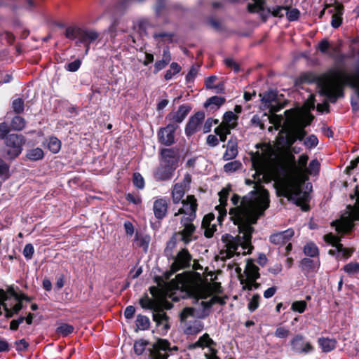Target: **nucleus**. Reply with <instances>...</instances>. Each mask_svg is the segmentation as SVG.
<instances>
[{
	"label": "nucleus",
	"mask_w": 359,
	"mask_h": 359,
	"mask_svg": "<svg viewBox=\"0 0 359 359\" xmlns=\"http://www.w3.org/2000/svg\"><path fill=\"white\" fill-rule=\"evenodd\" d=\"M255 189L251 191L250 197L244 196L242 205L229 210L230 219L238 227V231L244 241L243 249L253 248L251 245L252 234L255 231L252 224H255L261 216L269 207V193L260 184H255Z\"/></svg>",
	"instance_id": "obj_1"
},
{
	"label": "nucleus",
	"mask_w": 359,
	"mask_h": 359,
	"mask_svg": "<svg viewBox=\"0 0 359 359\" xmlns=\"http://www.w3.org/2000/svg\"><path fill=\"white\" fill-rule=\"evenodd\" d=\"M192 107L189 104H183L178 107L177 111H171L165 116V121L168 124L161 127L157 132L158 142L167 147H170L175 142V131L179 125L184 121L191 111Z\"/></svg>",
	"instance_id": "obj_2"
},
{
	"label": "nucleus",
	"mask_w": 359,
	"mask_h": 359,
	"mask_svg": "<svg viewBox=\"0 0 359 359\" xmlns=\"http://www.w3.org/2000/svg\"><path fill=\"white\" fill-rule=\"evenodd\" d=\"M185 287L189 296L196 299H206L212 292H222L220 283L214 282L211 285L205 282L198 272H193V276L187 280Z\"/></svg>",
	"instance_id": "obj_3"
},
{
	"label": "nucleus",
	"mask_w": 359,
	"mask_h": 359,
	"mask_svg": "<svg viewBox=\"0 0 359 359\" xmlns=\"http://www.w3.org/2000/svg\"><path fill=\"white\" fill-rule=\"evenodd\" d=\"M25 142L26 138L22 134L8 135L4 141V147L1 149L2 156L9 161L15 160L21 154Z\"/></svg>",
	"instance_id": "obj_4"
},
{
	"label": "nucleus",
	"mask_w": 359,
	"mask_h": 359,
	"mask_svg": "<svg viewBox=\"0 0 359 359\" xmlns=\"http://www.w3.org/2000/svg\"><path fill=\"white\" fill-rule=\"evenodd\" d=\"M281 195L287 198L289 201L293 202L297 206L302 208L304 211L310 209L309 205L304 204L309 201V194L303 192L300 185L287 184L281 189Z\"/></svg>",
	"instance_id": "obj_5"
},
{
	"label": "nucleus",
	"mask_w": 359,
	"mask_h": 359,
	"mask_svg": "<svg viewBox=\"0 0 359 359\" xmlns=\"http://www.w3.org/2000/svg\"><path fill=\"white\" fill-rule=\"evenodd\" d=\"M341 77H329L319 90L320 95L326 97L332 103H335L339 97L344 96V87Z\"/></svg>",
	"instance_id": "obj_6"
},
{
	"label": "nucleus",
	"mask_w": 359,
	"mask_h": 359,
	"mask_svg": "<svg viewBox=\"0 0 359 359\" xmlns=\"http://www.w3.org/2000/svg\"><path fill=\"white\" fill-rule=\"evenodd\" d=\"M341 73V69H330L322 75L318 76L315 73L309 72L302 74L295 81L297 86L303 83H316L319 89L329 77H338Z\"/></svg>",
	"instance_id": "obj_7"
},
{
	"label": "nucleus",
	"mask_w": 359,
	"mask_h": 359,
	"mask_svg": "<svg viewBox=\"0 0 359 359\" xmlns=\"http://www.w3.org/2000/svg\"><path fill=\"white\" fill-rule=\"evenodd\" d=\"M177 350L178 347L176 346L172 347L168 339L159 338L148 350L149 359H168L170 352Z\"/></svg>",
	"instance_id": "obj_8"
},
{
	"label": "nucleus",
	"mask_w": 359,
	"mask_h": 359,
	"mask_svg": "<svg viewBox=\"0 0 359 359\" xmlns=\"http://www.w3.org/2000/svg\"><path fill=\"white\" fill-rule=\"evenodd\" d=\"M315 116L309 111L300 113L296 116L292 128L297 140L302 141L304 139L307 135L305 128L311 124Z\"/></svg>",
	"instance_id": "obj_9"
},
{
	"label": "nucleus",
	"mask_w": 359,
	"mask_h": 359,
	"mask_svg": "<svg viewBox=\"0 0 359 359\" xmlns=\"http://www.w3.org/2000/svg\"><path fill=\"white\" fill-rule=\"evenodd\" d=\"M173 259L174 262L170 266V271L172 273H175L180 270L190 267L192 255L187 248H184L177 252Z\"/></svg>",
	"instance_id": "obj_10"
},
{
	"label": "nucleus",
	"mask_w": 359,
	"mask_h": 359,
	"mask_svg": "<svg viewBox=\"0 0 359 359\" xmlns=\"http://www.w3.org/2000/svg\"><path fill=\"white\" fill-rule=\"evenodd\" d=\"M161 163L176 170L180 161V149L177 147L163 148L160 150Z\"/></svg>",
	"instance_id": "obj_11"
},
{
	"label": "nucleus",
	"mask_w": 359,
	"mask_h": 359,
	"mask_svg": "<svg viewBox=\"0 0 359 359\" xmlns=\"http://www.w3.org/2000/svg\"><path fill=\"white\" fill-rule=\"evenodd\" d=\"M338 77H341L343 84L355 89L359 97V58L357 60L354 69L351 74L347 73L345 70L341 69V73Z\"/></svg>",
	"instance_id": "obj_12"
},
{
	"label": "nucleus",
	"mask_w": 359,
	"mask_h": 359,
	"mask_svg": "<svg viewBox=\"0 0 359 359\" xmlns=\"http://www.w3.org/2000/svg\"><path fill=\"white\" fill-rule=\"evenodd\" d=\"M291 349L299 354H308L314 351V347L310 341H304L302 334H296L290 341Z\"/></svg>",
	"instance_id": "obj_13"
},
{
	"label": "nucleus",
	"mask_w": 359,
	"mask_h": 359,
	"mask_svg": "<svg viewBox=\"0 0 359 359\" xmlns=\"http://www.w3.org/2000/svg\"><path fill=\"white\" fill-rule=\"evenodd\" d=\"M205 115L203 111H198L189 117L184 128L187 137H191L199 130L201 125L205 120Z\"/></svg>",
	"instance_id": "obj_14"
},
{
	"label": "nucleus",
	"mask_w": 359,
	"mask_h": 359,
	"mask_svg": "<svg viewBox=\"0 0 359 359\" xmlns=\"http://www.w3.org/2000/svg\"><path fill=\"white\" fill-rule=\"evenodd\" d=\"M182 203L183 206L175 213V217L181 214L191 215V217L196 215L198 203L194 195H188L186 199L182 201Z\"/></svg>",
	"instance_id": "obj_15"
},
{
	"label": "nucleus",
	"mask_w": 359,
	"mask_h": 359,
	"mask_svg": "<svg viewBox=\"0 0 359 359\" xmlns=\"http://www.w3.org/2000/svg\"><path fill=\"white\" fill-rule=\"evenodd\" d=\"M333 5L334 8L330 9L328 12L332 14L331 20V26L333 28L337 29L342 24V15L344 12V6L341 3L337 1H335Z\"/></svg>",
	"instance_id": "obj_16"
},
{
	"label": "nucleus",
	"mask_w": 359,
	"mask_h": 359,
	"mask_svg": "<svg viewBox=\"0 0 359 359\" xmlns=\"http://www.w3.org/2000/svg\"><path fill=\"white\" fill-rule=\"evenodd\" d=\"M299 266L306 276L309 273H317L320 266V258L312 259L304 257L300 260Z\"/></svg>",
	"instance_id": "obj_17"
},
{
	"label": "nucleus",
	"mask_w": 359,
	"mask_h": 359,
	"mask_svg": "<svg viewBox=\"0 0 359 359\" xmlns=\"http://www.w3.org/2000/svg\"><path fill=\"white\" fill-rule=\"evenodd\" d=\"M294 231L290 228L285 231L273 233L269 237V241L274 245H285L294 236Z\"/></svg>",
	"instance_id": "obj_18"
},
{
	"label": "nucleus",
	"mask_w": 359,
	"mask_h": 359,
	"mask_svg": "<svg viewBox=\"0 0 359 359\" xmlns=\"http://www.w3.org/2000/svg\"><path fill=\"white\" fill-rule=\"evenodd\" d=\"M196 231V226L194 224H189L186 225L182 230L175 233H178V236H180V241L183 242L185 245H187L191 241L198 239V236H194Z\"/></svg>",
	"instance_id": "obj_19"
},
{
	"label": "nucleus",
	"mask_w": 359,
	"mask_h": 359,
	"mask_svg": "<svg viewBox=\"0 0 359 359\" xmlns=\"http://www.w3.org/2000/svg\"><path fill=\"white\" fill-rule=\"evenodd\" d=\"M278 93L276 90H269L264 93H259L261 101L265 104L268 108H270L271 112H276L280 110V107L272 105V102L276 101Z\"/></svg>",
	"instance_id": "obj_20"
},
{
	"label": "nucleus",
	"mask_w": 359,
	"mask_h": 359,
	"mask_svg": "<svg viewBox=\"0 0 359 359\" xmlns=\"http://www.w3.org/2000/svg\"><path fill=\"white\" fill-rule=\"evenodd\" d=\"M168 208V201L165 198L156 200L153 205V210L155 217L158 219H163L166 216Z\"/></svg>",
	"instance_id": "obj_21"
},
{
	"label": "nucleus",
	"mask_w": 359,
	"mask_h": 359,
	"mask_svg": "<svg viewBox=\"0 0 359 359\" xmlns=\"http://www.w3.org/2000/svg\"><path fill=\"white\" fill-rule=\"evenodd\" d=\"M248 280H257L260 278L259 268L255 264L254 260L251 258L247 259L246 266L244 270Z\"/></svg>",
	"instance_id": "obj_22"
},
{
	"label": "nucleus",
	"mask_w": 359,
	"mask_h": 359,
	"mask_svg": "<svg viewBox=\"0 0 359 359\" xmlns=\"http://www.w3.org/2000/svg\"><path fill=\"white\" fill-rule=\"evenodd\" d=\"M175 170L161 163L154 172V176L156 181L168 180L172 177Z\"/></svg>",
	"instance_id": "obj_23"
},
{
	"label": "nucleus",
	"mask_w": 359,
	"mask_h": 359,
	"mask_svg": "<svg viewBox=\"0 0 359 359\" xmlns=\"http://www.w3.org/2000/svg\"><path fill=\"white\" fill-rule=\"evenodd\" d=\"M100 36L97 32L93 29H81L79 40L76 41V46H79V43H91L96 41Z\"/></svg>",
	"instance_id": "obj_24"
},
{
	"label": "nucleus",
	"mask_w": 359,
	"mask_h": 359,
	"mask_svg": "<svg viewBox=\"0 0 359 359\" xmlns=\"http://www.w3.org/2000/svg\"><path fill=\"white\" fill-rule=\"evenodd\" d=\"M225 102L226 98L224 97L214 95L207 99L203 106L209 110V111L213 113L218 110Z\"/></svg>",
	"instance_id": "obj_25"
},
{
	"label": "nucleus",
	"mask_w": 359,
	"mask_h": 359,
	"mask_svg": "<svg viewBox=\"0 0 359 359\" xmlns=\"http://www.w3.org/2000/svg\"><path fill=\"white\" fill-rule=\"evenodd\" d=\"M282 133H285V135H280L278 140L280 143L287 147H291L297 140L292 126L288 128L282 129L280 135Z\"/></svg>",
	"instance_id": "obj_26"
},
{
	"label": "nucleus",
	"mask_w": 359,
	"mask_h": 359,
	"mask_svg": "<svg viewBox=\"0 0 359 359\" xmlns=\"http://www.w3.org/2000/svg\"><path fill=\"white\" fill-rule=\"evenodd\" d=\"M227 149L223 154L224 161H229L235 158L238 155V143L236 138L231 137L226 144Z\"/></svg>",
	"instance_id": "obj_27"
},
{
	"label": "nucleus",
	"mask_w": 359,
	"mask_h": 359,
	"mask_svg": "<svg viewBox=\"0 0 359 359\" xmlns=\"http://www.w3.org/2000/svg\"><path fill=\"white\" fill-rule=\"evenodd\" d=\"M139 304L144 309L151 310L154 312L162 311L161 306L154 299L149 298L147 294H144V297L140 299Z\"/></svg>",
	"instance_id": "obj_28"
},
{
	"label": "nucleus",
	"mask_w": 359,
	"mask_h": 359,
	"mask_svg": "<svg viewBox=\"0 0 359 359\" xmlns=\"http://www.w3.org/2000/svg\"><path fill=\"white\" fill-rule=\"evenodd\" d=\"M169 316L163 311V309L162 311L154 312L153 313V320L156 323V326L163 325V330L165 332H167L170 327L169 325Z\"/></svg>",
	"instance_id": "obj_29"
},
{
	"label": "nucleus",
	"mask_w": 359,
	"mask_h": 359,
	"mask_svg": "<svg viewBox=\"0 0 359 359\" xmlns=\"http://www.w3.org/2000/svg\"><path fill=\"white\" fill-rule=\"evenodd\" d=\"M318 344L323 352L328 353L334 350L337 344L335 339H330L328 337H320L318 339Z\"/></svg>",
	"instance_id": "obj_30"
},
{
	"label": "nucleus",
	"mask_w": 359,
	"mask_h": 359,
	"mask_svg": "<svg viewBox=\"0 0 359 359\" xmlns=\"http://www.w3.org/2000/svg\"><path fill=\"white\" fill-rule=\"evenodd\" d=\"M304 254L311 258H319L320 252L319 248L316 244L312 241L306 243L303 248Z\"/></svg>",
	"instance_id": "obj_31"
},
{
	"label": "nucleus",
	"mask_w": 359,
	"mask_h": 359,
	"mask_svg": "<svg viewBox=\"0 0 359 359\" xmlns=\"http://www.w3.org/2000/svg\"><path fill=\"white\" fill-rule=\"evenodd\" d=\"M185 194V189L182 184L177 183L174 185L172 191V199L175 204L182 201Z\"/></svg>",
	"instance_id": "obj_32"
},
{
	"label": "nucleus",
	"mask_w": 359,
	"mask_h": 359,
	"mask_svg": "<svg viewBox=\"0 0 359 359\" xmlns=\"http://www.w3.org/2000/svg\"><path fill=\"white\" fill-rule=\"evenodd\" d=\"M25 157L31 161H37L44 158L43 150L39 147L28 149L26 152Z\"/></svg>",
	"instance_id": "obj_33"
},
{
	"label": "nucleus",
	"mask_w": 359,
	"mask_h": 359,
	"mask_svg": "<svg viewBox=\"0 0 359 359\" xmlns=\"http://www.w3.org/2000/svg\"><path fill=\"white\" fill-rule=\"evenodd\" d=\"M203 330V324L199 320H194L191 325H187L184 329L187 335H196Z\"/></svg>",
	"instance_id": "obj_34"
},
{
	"label": "nucleus",
	"mask_w": 359,
	"mask_h": 359,
	"mask_svg": "<svg viewBox=\"0 0 359 359\" xmlns=\"http://www.w3.org/2000/svg\"><path fill=\"white\" fill-rule=\"evenodd\" d=\"M62 147L61 141L55 136L52 135L49 137L47 142L48 149L53 154H57Z\"/></svg>",
	"instance_id": "obj_35"
},
{
	"label": "nucleus",
	"mask_w": 359,
	"mask_h": 359,
	"mask_svg": "<svg viewBox=\"0 0 359 359\" xmlns=\"http://www.w3.org/2000/svg\"><path fill=\"white\" fill-rule=\"evenodd\" d=\"M240 245L242 247L245 245L244 241L242 240L241 236L233 238L232 241L226 245V248L229 251L228 253L229 258L233 256V252L236 251Z\"/></svg>",
	"instance_id": "obj_36"
},
{
	"label": "nucleus",
	"mask_w": 359,
	"mask_h": 359,
	"mask_svg": "<svg viewBox=\"0 0 359 359\" xmlns=\"http://www.w3.org/2000/svg\"><path fill=\"white\" fill-rule=\"evenodd\" d=\"M135 324L137 327L135 329L136 332H137L139 330H147L149 328L150 320L147 316L139 314L137 316Z\"/></svg>",
	"instance_id": "obj_37"
},
{
	"label": "nucleus",
	"mask_w": 359,
	"mask_h": 359,
	"mask_svg": "<svg viewBox=\"0 0 359 359\" xmlns=\"http://www.w3.org/2000/svg\"><path fill=\"white\" fill-rule=\"evenodd\" d=\"M81 29H82L81 27L76 26V25L69 26V27H66L64 34H65V37L68 39H70V40H74L76 39H79Z\"/></svg>",
	"instance_id": "obj_38"
},
{
	"label": "nucleus",
	"mask_w": 359,
	"mask_h": 359,
	"mask_svg": "<svg viewBox=\"0 0 359 359\" xmlns=\"http://www.w3.org/2000/svg\"><path fill=\"white\" fill-rule=\"evenodd\" d=\"M178 233H172V236L166 243V246L164 250L165 255L168 257L171 256L173 252V250L177 246Z\"/></svg>",
	"instance_id": "obj_39"
},
{
	"label": "nucleus",
	"mask_w": 359,
	"mask_h": 359,
	"mask_svg": "<svg viewBox=\"0 0 359 359\" xmlns=\"http://www.w3.org/2000/svg\"><path fill=\"white\" fill-rule=\"evenodd\" d=\"M26 125V121L24 118L20 116H15L11 123V128H12L14 130L20 131L22 130Z\"/></svg>",
	"instance_id": "obj_40"
},
{
	"label": "nucleus",
	"mask_w": 359,
	"mask_h": 359,
	"mask_svg": "<svg viewBox=\"0 0 359 359\" xmlns=\"http://www.w3.org/2000/svg\"><path fill=\"white\" fill-rule=\"evenodd\" d=\"M181 69H182L181 66L178 63H177L175 62H172L170 65V69H168L165 72V74L164 75V79L166 81L170 80L173 76L180 73Z\"/></svg>",
	"instance_id": "obj_41"
},
{
	"label": "nucleus",
	"mask_w": 359,
	"mask_h": 359,
	"mask_svg": "<svg viewBox=\"0 0 359 359\" xmlns=\"http://www.w3.org/2000/svg\"><path fill=\"white\" fill-rule=\"evenodd\" d=\"M149 342L145 339H141L134 342L133 349L134 352L137 355H141L143 354L146 349V346Z\"/></svg>",
	"instance_id": "obj_42"
},
{
	"label": "nucleus",
	"mask_w": 359,
	"mask_h": 359,
	"mask_svg": "<svg viewBox=\"0 0 359 359\" xmlns=\"http://www.w3.org/2000/svg\"><path fill=\"white\" fill-rule=\"evenodd\" d=\"M238 116L231 111H226L221 122L225 125L237 124L238 125Z\"/></svg>",
	"instance_id": "obj_43"
},
{
	"label": "nucleus",
	"mask_w": 359,
	"mask_h": 359,
	"mask_svg": "<svg viewBox=\"0 0 359 359\" xmlns=\"http://www.w3.org/2000/svg\"><path fill=\"white\" fill-rule=\"evenodd\" d=\"M74 330V327L73 325L68 323H62L57 327L56 333L65 337L72 334Z\"/></svg>",
	"instance_id": "obj_44"
},
{
	"label": "nucleus",
	"mask_w": 359,
	"mask_h": 359,
	"mask_svg": "<svg viewBox=\"0 0 359 359\" xmlns=\"http://www.w3.org/2000/svg\"><path fill=\"white\" fill-rule=\"evenodd\" d=\"M135 241L137 242V245L138 247L142 248L144 252L147 251L150 242L149 236L146 235L144 236L140 237L138 233H136Z\"/></svg>",
	"instance_id": "obj_45"
},
{
	"label": "nucleus",
	"mask_w": 359,
	"mask_h": 359,
	"mask_svg": "<svg viewBox=\"0 0 359 359\" xmlns=\"http://www.w3.org/2000/svg\"><path fill=\"white\" fill-rule=\"evenodd\" d=\"M196 342L201 345V348H202L210 346H216V342L210 338L208 333H205L200 337Z\"/></svg>",
	"instance_id": "obj_46"
},
{
	"label": "nucleus",
	"mask_w": 359,
	"mask_h": 359,
	"mask_svg": "<svg viewBox=\"0 0 359 359\" xmlns=\"http://www.w3.org/2000/svg\"><path fill=\"white\" fill-rule=\"evenodd\" d=\"M320 168V163L317 159H313L309 163V167L306 168L305 172L309 175L318 174Z\"/></svg>",
	"instance_id": "obj_47"
},
{
	"label": "nucleus",
	"mask_w": 359,
	"mask_h": 359,
	"mask_svg": "<svg viewBox=\"0 0 359 359\" xmlns=\"http://www.w3.org/2000/svg\"><path fill=\"white\" fill-rule=\"evenodd\" d=\"M230 191H231V186L229 185L228 187L223 188L219 192L220 204L218 206H224L225 207L227 205V201H228V197H229Z\"/></svg>",
	"instance_id": "obj_48"
},
{
	"label": "nucleus",
	"mask_w": 359,
	"mask_h": 359,
	"mask_svg": "<svg viewBox=\"0 0 359 359\" xmlns=\"http://www.w3.org/2000/svg\"><path fill=\"white\" fill-rule=\"evenodd\" d=\"M290 334L289 328L285 326H278L274 332V335L279 339H286Z\"/></svg>",
	"instance_id": "obj_49"
},
{
	"label": "nucleus",
	"mask_w": 359,
	"mask_h": 359,
	"mask_svg": "<svg viewBox=\"0 0 359 359\" xmlns=\"http://www.w3.org/2000/svg\"><path fill=\"white\" fill-rule=\"evenodd\" d=\"M12 108L13 111L20 114L23 112L25 108V102L22 98H17L12 102Z\"/></svg>",
	"instance_id": "obj_50"
},
{
	"label": "nucleus",
	"mask_w": 359,
	"mask_h": 359,
	"mask_svg": "<svg viewBox=\"0 0 359 359\" xmlns=\"http://www.w3.org/2000/svg\"><path fill=\"white\" fill-rule=\"evenodd\" d=\"M242 167V163L238 161H234L226 163L224 165V170L226 172H233L239 170Z\"/></svg>",
	"instance_id": "obj_51"
},
{
	"label": "nucleus",
	"mask_w": 359,
	"mask_h": 359,
	"mask_svg": "<svg viewBox=\"0 0 359 359\" xmlns=\"http://www.w3.org/2000/svg\"><path fill=\"white\" fill-rule=\"evenodd\" d=\"M343 270L348 275H353L359 272V263L358 262H350L346 264Z\"/></svg>",
	"instance_id": "obj_52"
},
{
	"label": "nucleus",
	"mask_w": 359,
	"mask_h": 359,
	"mask_svg": "<svg viewBox=\"0 0 359 359\" xmlns=\"http://www.w3.org/2000/svg\"><path fill=\"white\" fill-rule=\"evenodd\" d=\"M287 9H288L287 6H276V7H274L273 8V10H271L270 8H266V12L268 13H271L273 17H276V18H283V14L282 11L283 10H287Z\"/></svg>",
	"instance_id": "obj_53"
},
{
	"label": "nucleus",
	"mask_w": 359,
	"mask_h": 359,
	"mask_svg": "<svg viewBox=\"0 0 359 359\" xmlns=\"http://www.w3.org/2000/svg\"><path fill=\"white\" fill-rule=\"evenodd\" d=\"M307 306V303L304 301H295L292 304L291 309L293 311H296L300 313H302L304 312Z\"/></svg>",
	"instance_id": "obj_54"
},
{
	"label": "nucleus",
	"mask_w": 359,
	"mask_h": 359,
	"mask_svg": "<svg viewBox=\"0 0 359 359\" xmlns=\"http://www.w3.org/2000/svg\"><path fill=\"white\" fill-rule=\"evenodd\" d=\"M9 171L10 165L0 157V177H4L6 179H8L10 176Z\"/></svg>",
	"instance_id": "obj_55"
},
{
	"label": "nucleus",
	"mask_w": 359,
	"mask_h": 359,
	"mask_svg": "<svg viewBox=\"0 0 359 359\" xmlns=\"http://www.w3.org/2000/svg\"><path fill=\"white\" fill-rule=\"evenodd\" d=\"M260 295L259 294H253L252 299L250 300L248 304V309L250 312L255 311L259 305Z\"/></svg>",
	"instance_id": "obj_56"
},
{
	"label": "nucleus",
	"mask_w": 359,
	"mask_h": 359,
	"mask_svg": "<svg viewBox=\"0 0 359 359\" xmlns=\"http://www.w3.org/2000/svg\"><path fill=\"white\" fill-rule=\"evenodd\" d=\"M133 182L135 187L142 189L144 187V180L139 172H134L133 175Z\"/></svg>",
	"instance_id": "obj_57"
},
{
	"label": "nucleus",
	"mask_w": 359,
	"mask_h": 359,
	"mask_svg": "<svg viewBox=\"0 0 359 359\" xmlns=\"http://www.w3.org/2000/svg\"><path fill=\"white\" fill-rule=\"evenodd\" d=\"M11 131V126L6 122L0 123V140H6Z\"/></svg>",
	"instance_id": "obj_58"
},
{
	"label": "nucleus",
	"mask_w": 359,
	"mask_h": 359,
	"mask_svg": "<svg viewBox=\"0 0 359 359\" xmlns=\"http://www.w3.org/2000/svg\"><path fill=\"white\" fill-rule=\"evenodd\" d=\"M165 8L166 4L165 0H156V3L154 6L156 16H161Z\"/></svg>",
	"instance_id": "obj_59"
},
{
	"label": "nucleus",
	"mask_w": 359,
	"mask_h": 359,
	"mask_svg": "<svg viewBox=\"0 0 359 359\" xmlns=\"http://www.w3.org/2000/svg\"><path fill=\"white\" fill-rule=\"evenodd\" d=\"M194 309L192 307H185L182 309L180 314V319L181 322H184L189 317L194 315Z\"/></svg>",
	"instance_id": "obj_60"
},
{
	"label": "nucleus",
	"mask_w": 359,
	"mask_h": 359,
	"mask_svg": "<svg viewBox=\"0 0 359 359\" xmlns=\"http://www.w3.org/2000/svg\"><path fill=\"white\" fill-rule=\"evenodd\" d=\"M304 144L309 149L314 148L318 144V137L315 135H310L306 138Z\"/></svg>",
	"instance_id": "obj_61"
},
{
	"label": "nucleus",
	"mask_w": 359,
	"mask_h": 359,
	"mask_svg": "<svg viewBox=\"0 0 359 359\" xmlns=\"http://www.w3.org/2000/svg\"><path fill=\"white\" fill-rule=\"evenodd\" d=\"M224 62L228 68L233 69L234 72L238 73L241 71L240 65L232 58L227 57L224 60Z\"/></svg>",
	"instance_id": "obj_62"
},
{
	"label": "nucleus",
	"mask_w": 359,
	"mask_h": 359,
	"mask_svg": "<svg viewBox=\"0 0 359 359\" xmlns=\"http://www.w3.org/2000/svg\"><path fill=\"white\" fill-rule=\"evenodd\" d=\"M34 253V248L32 244L27 243L25 245L22 254L27 260H29L32 258Z\"/></svg>",
	"instance_id": "obj_63"
},
{
	"label": "nucleus",
	"mask_w": 359,
	"mask_h": 359,
	"mask_svg": "<svg viewBox=\"0 0 359 359\" xmlns=\"http://www.w3.org/2000/svg\"><path fill=\"white\" fill-rule=\"evenodd\" d=\"M81 65V60L76 59V60H74L73 62L68 63L66 65L65 69H66V70H67L69 72H75L80 68Z\"/></svg>",
	"instance_id": "obj_64"
}]
</instances>
